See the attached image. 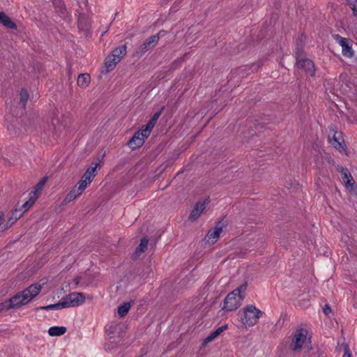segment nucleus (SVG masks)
I'll list each match as a JSON object with an SVG mask.
<instances>
[{"label": "nucleus", "mask_w": 357, "mask_h": 357, "mask_svg": "<svg viewBox=\"0 0 357 357\" xmlns=\"http://www.w3.org/2000/svg\"><path fill=\"white\" fill-rule=\"evenodd\" d=\"M126 326L123 323L112 322L106 327V333L108 337L120 336L124 337Z\"/></svg>", "instance_id": "nucleus-8"}, {"label": "nucleus", "mask_w": 357, "mask_h": 357, "mask_svg": "<svg viewBox=\"0 0 357 357\" xmlns=\"http://www.w3.org/2000/svg\"><path fill=\"white\" fill-rule=\"evenodd\" d=\"M296 66L298 68L305 70L312 77L315 74L314 63L309 59L301 58L296 60Z\"/></svg>", "instance_id": "nucleus-11"}, {"label": "nucleus", "mask_w": 357, "mask_h": 357, "mask_svg": "<svg viewBox=\"0 0 357 357\" xmlns=\"http://www.w3.org/2000/svg\"><path fill=\"white\" fill-rule=\"evenodd\" d=\"M340 173L342 176V178L344 179V181L345 183V185L348 187L353 188L354 185L355 184V181L349 173L347 168L341 167Z\"/></svg>", "instance_id": "nucleus-20"}, {"label": "nucleus", "mask_w": 357, "mask_h": 357, "mask_svg": "<svg viewBox=\"0 0 357 357\" xmlns=\"http://www.w3.org/2000/svg\"><path fill=\"white\" fill-rule=\"evenodd\" d=\"M164 109H165V107L164 106L161 107L160 109L153 115V116L149 121V122L147 123L146 125L153 129L154 128V126H155L158 119L160 116V115Z\"/></svg>", "instance_id": "nucleus-26"}, {"label": "nucleus", "mask_w": 357, "mask_h": 357, "mask_svg": "<svg viewBox=\"0 0 357 357\" xmlns=\"http://www.w3.org/2000/svg\"><path fill=\"white\" fill-rule=\"evenodd\" d=\"M3 213L0 212V232H3L10 227L7 221L3 219Z\"/></svg>", "instance_id": "nucleus-32"}, {"label": "nucleus", "mask_w": 357, "mask_h": 357, "mask_svg": "<svg viewBox=\"0 0 357 357\" xmlns=\"http://www.w3.org/2000/svg\"><path fill=\"white\" fill-rule=\"evenodd\" d=\"M29 97V95L28 91L24 89H22L20 91V104L23 108H25Z\"/></svg>", "instance_id": "nucleus-30"}, {"label": "nucleus", "mask_w": 357, "mask_h": 357, "mask_svg": "<svg viewBox=\"0 0 357 357\" xmlns=\"http://www.w3.org/2000/svg\"><path fill=\"white\" fill-rule=\"evenodd\" d=\"M264 312L257 309L255 305H250L244 308V312L241 317V321L249 326H255Z\"/></svg>", "instance_id": "nucleus-3"}, {"label": "nucleus", "mask_w": 357, "mask_h": 357, "mask_svg": "<svg viewBox=\"0 0 357 357\" xmlns=\"http://www.w3.org/2000/svg\"><path fill=\"white\" fill-rule=\"evenodd\" d=\"M166 33H167L166 31L161 30L158 33H156L155 35H158V38H160V36H163Z\"/></svg>", "instance_id": "nucleus-40"}, {"label": "nucleus", "mask_w": 357, "mask_h": 357, "mask_svg": "<svg viewBox=\"0 0 357 357\" xmlns=\"http://www.w3.org/2000/svg\"><path fill=\"white\" fill-rule=\"evenodd\" d=\"M9 304L8 301H5L4 302H2L0 303V312L3 311V310H10V307H8Z\"/></svg>", "instance_id": "nucleus-36"}, {"label": "nucleus", "mask_w": 357, "mask_h": 357, "mask_svg": "<svg viewBox=\"0 0 357 357\" xmlns=\"http://www.w3.org/2000/svg\"><path fill=\"white\" fill-rule=\"evenodd\" d=\"M158 35H152L146 38L144 43L135 50V55L142 56L147 51L153 48L158 43Z\"/></svg>", "instance_id": "nucleus-6"}, {"label": "nucleus", "mask_w": 357, "mask_h": 357, "mask_svg": "<svg viewBox=\"0 0 357 357\" xmlns=\"http://www.w3.org/2000/svg\"><path fill=\"white\" fill-rule=\"evenodd\" d=\"M145 142L144 137L139 136V131L136 132L131 139L128 141V145L132 149L135 150L137 148L141 147Z\"/></svg>", "instance_id": "nucleus-14"}, {"label": "nucleus", "mask_w": 357, "mask_h": 357, "mask_svg": "<svg viewBox=\"0 0 357 357\" xmlns=\"http://www.w3.org/2000/svg\"><path fill=\"white\" fill-rule=\"evenodd\" d=\"M131 304L129 302L124 303L118 307V314L120 317H124L128 312Z\"/></svg>", "instance_id": "nucleus-28"}, {"label": "nucleus", "mask_w": 357, "mask_h": 357, "mask_svg": "<svg viewBox=\"0 0 357 357\" xmlns=\"http://www.w3.org/2000/svg\"><path fill=\"white\" fill-rule=\"evenodd\" d=\"M246 287H247V282H245V283L242 284L239 287H238L234 291H236V292L237 294H239V295H241V292L245 291L246 289Z\"/></svg>", "instance_id": "nucleus-37"}, {"label": "nucleus", "mask_w": 357, "mask_h": 357, "mask_svg": "<svg viewBox=\"0 0 357 357\" xmlns=\"http://www.w3.org/2000/svg\"><path fill=\"white\" fill-rule=\"evenodd\" d=\"M227 327V324H225L219 327L215 331L212 332L208 337H206L204 340L202 342V346L204 347L206 344L213 341L215 338L220 335L225 330H226Z\"/></svg>", "instance_id": "nucleus-18"}, {"label": "nucleus", "mask_w": 357, "mask_h": 357, "mask_svg": "<svg viewBox=\"0 0 357 357\" xmlns=\"http://www.w3.org/2000/svg\"><path fill=\"white\" fill-rule=\"evenodd\" d=\"M149 239L146 236L141 239L139 245L135 248L133 253L135 259L139 257L142 252H144L147 249Z\"/></svg>", "instance_id": "nucleus-19"}, {"label": "nucleus", "mask_w": 357, "mask_h": 357, "mask_svg": "<svg viewBox=\"0 0 357 357\" xmlns=\"http://www.w3.org/2000/svg\"><path fill=\"white\" fill-rule=\"evenodd\" d=\"M47 178L44 177L42 180H40L34 187V191L31 192L30 195L32 193L36 194L42 190L45 183L47 182Z\"/></svg>", "instance_id": "nucleus-31"}, {"label": "nucleus", "mask_w": 357, "mask_h": 357, "mask_svg": "<svg viewBox=\"0 0 357 357\" xmlns=\"http://www.w3.org/2000/svg\"><path fill=\"white\" fill-rule=\"evenodd\" d=\"M127 46L126 44L119 46L112 50L110 55L115 58L119 57L120 61L126 55Z\"/></svg>", "instance_id": "nucleus-22"}, {"label": "nucleus", "mask_w": 357, "mask_h": 357, "mask_svg": "<svg viewBox=\"0 0 357 357\" xmlns=\"http://www.w3.org/2000/svg\"><path fill=\"white\" fill-rule=\"evenodd\" d=\"M210 200L208 199H206L204 202H198L196 203L193 209L191 211V213L188 217L189 220L191 222H195L197 220L203 211L206 208V205L209 204Z\"/></svg>", "instance_id": "nucleus-10"}, {"label": "nucleus", "mask_w": 357, "mask_h": 357, "mask_svg": "<svg viewBox=\"0 0 357 357\" xmlns=\"http://www.w3.org/2000/svg\"><path fill=\"white\" fill-rule=\"evenodd\" d=\"M243 300V297L237 294L236 291L227 294L224 300V305L222 310L227 311H234L241 305V301Z\"/></svg>", "instance_id": "nucleus-5"}, {"label": "nucleus", "mask_w": 357, "mask_h": 357, "mask_svg": "<svg viewBox=\"0 0 357 357\" xmlns=\"http://www.w3.org/2000/svg\"><path fill=\"white\" fill-rule=\"evenodd\" d=\"M307 331L305 328H299L296 329L289 344V348L294 352L299 351L307 340Z\"/></svg>", "instance_id": "nucleus-4"}, {"label": "nucleus", "mask_w": 357, "mask_h": 357, "mask_svg": "<svg viewBox=\"0 0 357 357\" xmlns=\"http://www.w3.org/2000/svg\"><path fill=\"white\" fill-rule=\"evenodd\" d=\"M35 202V199H33L32 197H30L29 200V201H26L22 206L20 208H22V212H24V213L29 209L30 208L33 203Z\"/></svg>", "instance_id": "nucleus-34"}, {"label": "nucleus", "mask_w": 357, "mask_h": 357, "mask_svg": "<svg viewBox=\"0 0 357 357\" xmlns=\"http://www.w3.org/2000/svg\"><path fill=\"white\" fill-rule=\"evenodd\" d=\"M151 130H152V128H151L147 125H146L144 129L139 130V136H141L142 137H144V139L145 140V139L148 138V137L150 135Z\"/></svg>", "instance_id": "nucleus-33"}, {"label": "nucleus", "mask_w": 357, "mask_h": 357, "mask_svg": "<svg viewBox=\"0 0 357 357\" xmlns=\"http://www.w3.org/2000/svg\"><path fill=\"white\" fill-rule=\"evenodd\" d=\"M312 349V347H309V346L307 347V351H309L310 350H311Z\"/></svg>", "instance_id": "nucleus-42"}, {"label": "nucleus", "mask_w": 357, "mask_h": 357, "mask_svg": "<svg viewBox=\"0 0 357 357\" xmlns=\"http://www.w3.org/2000/svg\"><path fill=\"white\" fill-rule=\"evenodd\" d=\"M66 307V303L65 302L60 301L55 304H51L46 306L40 307L38 309L43 310H60L62 308Z\"/></svg>", "instance_id": "nucleus-27"}, {"label": "nucleus", "mask_w": 357, "mask_h": 357, "mask_svg": "<svg viewBox=\"0 0 357 357\" xmlns=\"http://www.w3.org/2000/svg\"><path fill=\"white\" fill-rule=\"evenodd\" d=\"M87 181H89V167L86 169L81 180L73 190L68 192L66 198L61 202V205H66L81 195L87 186Z\"/></svg>", "instance_id": "nucleus-2"}, {"label": "nucleus", "mask_w": 357, "mask_h": 357, "mask_svg": "<svg viewBox=\"0 0 357 357\" xmlns=\"http://www.w3.org/2000/svg\"><path fill=\"white\" fill-rule=\"evenodd\" d=\"M67 328L65 326H52L48 330V333L50 336H61L65 334Z\"/></svg>", "instance_id": "nucleus-23"}, {"label": "nucleus", "mask_w": 357, "mask_h": 357, "mask_svg": "<svg viewBox=\"0 0 357 357\" xmlns=\"http://www.w3.org/2000/svg\"><path fill=\"white\" fill-rule=\"evenodd\" d=\"M80 278H75V283L77 284L79 282Z\"/></svg>", "instance_id": "nucleus-41"}, {"label": "nucleus", "mask_w": 357, "mask_h": 357, "mask_svg": "<svg viewBox=\"0 0 357 357\" xmlns=\"http://www.w3.org/2000/svg\"><path fill=\"white\" fill-rule=\"evenodd\" d=\"M333 139L334 141L333 146L335 149L340 150L342 148H343V146L342 145V142H340V140H342V142H344V139L342 137L341 132H339L336 130L334 131Z\"/></svg>", "instance_id": "nucleus-25"}, {"label": "nucleus", "mask_w": 357, "mask_h": 357, "mask_svg": "<svg viewBox=\"0 0 357 357\" xmlns=\"http://www.w3.org/2000/svg\"><path fill=\"white\" fill-rule=\"evenodd\" d=\"M42 286L38 283L30 285L23 291L16 294L9 300H7L9 304L8 307L15 309L26 305L40 292Z\"/></svg>", "instance_id": "nucleus-1"}, {"label": "nucleus", "mask_w": 357, "mask_h": 357, "mask_svg": "<svg viewBox=\"0 0 357 357\" xmlns=\"http://www.w3.org/2000/svg\"><path fill=\"white\" fill-rule=\"evenodd\" d=\"M343 357H351V352L349 351V349L347 346H346L344 348V353Z\"/></svg>", "instance_id": "nucleus-39"}, {"label": "nucleus", "mask_w": 357, "mask_h": 357, "mask_svg": "<svg viewBox=\"0 0 357 357\" xmlns=\"http://www.w3.org/2000/svg\"><path fill=\"white\" fill-rule=\"evenodd\" d=\"M120 62L119 57L115 58L109 54L104 61V66L101 70L102 74H107L114 70Z\"/></svg>", "instance_id": "nucleus-12"}, {"label": "nucleus", "mask_w": 357, "mask_h": 357, "mask_svg": "<svg viewBox=\"0 0 357 357\" xmlns=\"http://www.w3.org/2000/svg\"><path fill=\"white\" fill-rule=\"evenodd\" d=\"M124 337L120 336L108 337L107 341L105 343V349L107 351H111L117 348L119 345L124 342Z\"/></svg>", "instance_id": "nucleus-13"}, {"label": "nucleus", "mask_w": 357, "mask_h": 357, "mask_svg": "<svg viewBox=\"0 0 357 357\" xmlns=\"http://www.w3.org/2000/svg\"><path fill=\"white\" fill-rule=\"evenodd\" d=\"M0 23L7 29H17V24L4 12H0Z\"/></svg>", "instance_id": "nucleus-17"}, {"label": "nucleus", "mask_w": 357, "mask_h": 357, "mask_svg": "<svg viewBox=\"0 0 357 357\" xmlns=\"http://www.w3.org/2000/svg\"><path fill=\"white\" fill-rule=\"evenodd\" d=\"M323 312L326 315H328L331 312V307L328 304H326L323 307Z\"/></svg>", "instance_id": "nucleus-38"}, {"label": "nucleus", "mask_w": 357, "mask_h": 357, "mask_svg": "<svg viewBox=\"0 0 357 357\" xmlns=\"http://www.w3.org/2000/svg\"><path fill=\"white\" fill-rule=\"evenodd\" d=\"M105 157V153L101 155L98 156L95 162H93L91 165V182L93 178L97 175V169L100 168L103 164V158Z\"/></svg>", "instance_id": "nucleus-16"}, {"label": "nucleus", "mask_w": 357, "mask_h": 357, "mask_svg": "<svg viewBox=\"0 0 357 357\" xmlns=\"http://www.w3.org/2000/svg\"><path fill=\"white\" fill-rule=\"evenodd\" d=\"M222 231V224L221 221L216 223L214 229L208 230L204 239L216 238L220 236V232Z\"/></svg>", "instance_id": "nucleus-21"}, {"label": "nucleus", "mask_w": 357, "mask_h": 357, "mask_svg": "<svg viewBox=\"0 0 357 357\" xmlns=\"http://www.w3.org/2000/svg\"><path fill=\"white\" fill-rule=\"evenodd\" d=\"M333 37L342 47V53L344 56L351 58L354 56V52L351 48L353 41L350 38H343L339 34H335Z\"/></svg>", "instance_id": "nucleus-7"}, {"label": "nucleus", "mask_w": 357, "mask_h": 357, "mask_svg": "<svg viewBox=\"0 0 357 357\" xmlns=\"http://www.w3.org/2000/svg\"><path fill=\"white\" fill-rule=\"evenodd\" d=\"M89 77L88 73H81L77 77V85L82 88H86L88 86L87 79Z\"/></svg>", "instance_id": "nucleus-29"}, {"label": "nucleus", "mask_w": 357, "mask_h": 357, "mask_svg": "<svg viewBox=\"0 0 357 357\" xmlns=\"http://www.w3.org/2000/svg\"><path fill=\"white\" fill-rule=\"evenodd\" d=\"M348 5L351 6L353 15L357 17V0L349 1Z\"/></svg>", "instance_id": "nucleus-35"}, {"label": "nucleus", "mask_w": 357, "mask_h": 357, "mask_svg": "<svg viewBox=\"0 0 357 357\" xmlns=\"http://www.w3.org/2000/svg\"><path fill=\"white\" fill-rule=\"evenodd\" d=\"M23 214L24 212H22V208H15L10 211L8 214V220H6L9 227H10Z\"/></svg>", "instance_id": "nucleus-15"}, {"label": "nucleus", "mask_w": 357, "mask_h": 357, "mask_svg": "<svg viewBox=\"0 0 357 357\" xmlns=\"http://www.w3.org/2000/svg\"><path fill=\"white\" fill-rule=\"evenodd\" d=\"M84 301V296L82 293L73 292L63 300L66 303V307L78 306Z\"/></svg>", "instance_id": "nucleus-9"}, {"label": "nucleus", "mask_w": 357, "mask_h": 357, "mask_svg": "<svg viewBox=\"0 0 357 357\" xmlns=\"http://www.w3.org/2000/svg\"><path fill=\"white\" fill-rule=\"evenodd\" d=\"M305 37L303 34H301V38L296 42V46L295 49L296 60L303 58L305 56L304 51L303 50L302 38Z\"/></svg>", "instance_id": "nucleus-24"}]
</instances>
